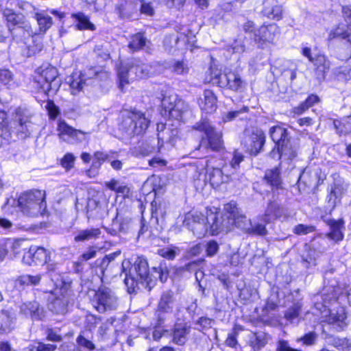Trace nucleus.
I'll use <instances>...</instances> for the list:
<instances>
[{
	"mask_svg": "<svg viewBox=\"0 0 351 351\" xmlns=\"http://www.w3.org/2000/svg\"><path fill=\"white\" fill-rule=\"evenodd\" d=\"M224 214L221 216L219 209L215 207L206 208V221L208 232L211 235H217L221 232H228L234 226L237 228L240 208L234 202L226 204L223 206Z\"/></svg>",
	"mask_w": 351,
	"mask_h": 351,
	"instance_id": "f257e3e1",
	"label": "nucleus"
},
{
	"mask_svg": "<svg viewBox=\"0 0 351 351\" xmlns=\"http://www.w3.org/2000/svg\"><path fill=\"white\" fill-rule=\"evenodd\" d=\"M3 15L6 17L8 22L13 25L12 28H10V31L14 38L23 40L32 38V41L36 43L34 46H28L29 56L41 51L43 47L41 42L36 41L33 38L32 28L23 16L17 15L8 9L3 11Z\"/></svg>",
	"mask_w": 351,
	"mask_h": 351,
	"instance_id": "f03ea898",
	"label": "nucleus"
},
{
	"mask_svg": "<svg viewBox=\"0 0 351 351\" xmlns=\"http://www.w3.org/2000/svg\"><path fill=\"white\" fill-rule=\"evenodd\" d=\"M46 193L43 190H31L23 193L18 199L21 212L29 217L47 213Z\"/></svg>",
	"mask_w": 351,
	"mask_h": 351,
	"instance_id": "7ed1b4c3",
	"label": "nucleus"
},
{
	"mask_svg": "<svg viewBox=\"0 0 351 351\" xmlns=\"http://www.w3.org/2000/svg\"><path fill=\"white\" fill-rule=\"evenodd\" d=\"M149 121L141 111L124 109L121 111L119 129L128 136L138 135L147 130Z\"/></svg>",
	"mask_w": 351,
	"mask_h": 351,
	"instance_id": "20e7f679",
	"label": "nucleus"
},
{
	"mask_svg": "<svg viewBox=\"0 0 351 351\" xmlns=\"http://www.w3.org/2000/svg\"><path fill=\"white\" fill-rule=\"evenodd\" d=\"M269 134L275 143V147L271 152L273 157H275L276 154L279 158L284 156L290 160L296 156L297 149L290 143L286 128L280 125H275L270 128Z\"/></svg>",
	"mask_w": 351,
	"mask_h": 351,
	"instance_id": "39448f33",
	"label": "nucleus"
},
{
	"mask_svg": "<svg viewBox=\"0 0 351 351\" xmlns=\"http://www.w3.org/2000/svg\"><path fill=\"white\" fill-rule=\"evenodd\" d=\"M95 308L100 313L117 310L120 304L114 291L107 287H100L94 295Z\"/></svg>",
	"mask_w": 351,
	"mask_h": 351,
	"instance_id": "423d86ee",
	"label": "nucleus"
},
{
	"mask_svg": "<svg viewBox=\"0 0 351 351\" xmlns=\"http://www.w3.org/2000/svg\"><path fill=\"white\" fill-rule=\"evenodd\" d=\"M302 55L313 64L316 78L322 82L326 79V74L332 69V62L325 54L319 53L313 56L311 49L307 47L302 49Z\"/></svg>",
	"mask_w": 351,
	"mask_h": 351,
	"instance_id": "0eeeda50",
	"label": "nucleus"
},
{
	"mask_svg": "<svg viewBox=\"0 0 351 351\" xmlns=\"http://www.w3.org/2000/svg\"><path fill=\"white\" fill-rule=\"evenodd\" d=\"M162 96L161 105L169 117L177 120L182 119L183 113L189 110L188 104L171 92L165 91Z\"/></svg>",
	"mask_w": 351,
	"mask_h": 351,
	"instance_id": "6e6552de",
	"label": "nucleus"
},
{
	"mask_svg": "<svg viewBox=\"0 0 351 351\" xmlns=\"http://www.w3.org/2000/svg\"><path fill=\"white\" fill-rule=\"evenodd\" d=\"M265 143V135L261 129L245 130L241 144L252 156H256L263 149Z\"/></svg>",
	"mask_w": 351,
	"mask_h": 351,
	"instance_id": "1a4fd4ad",
	"label": "nucleus"
},
{
	"mask_svg": "<svg viewBox=\"0 0 351 351\" xmlns=\"http://www.w3.org/2000/svg\"><path fill=\"white\" fill-rule=\"evenodd\" d=\"M194 129L204 132L207 137L208 142H201L199 147H204L205 149L210 147L212 150L217 151L222 147V134L219 132H216L215 128L207 120H202L194 125Z\"/></svg>",
	"mask_w": 351,
	"mask_h": 351,
	"instance_id": "9d476101",
	"label": "nucleus"
},
{
	"mask_svg": "<svg viewBox=\"0 0 351 351\" xmlns=\"http://www.w3.org/2000/svg\"><path fill=\"white\" fill-rule=\"evenodd\" d=\"M217 83L221 87H226L237 93H242L246 88V82L242 79L239 73L233 71H226L223 74H215Z\"/></svg>",
	"mask_w": 351,
	"mask_h": 351,
	"instance_id": "9b49d317",
	"label": "nucleus"
},
{
	"mask_svg": "<svg viewBox=\"0 0 351 351\" xmlns=\"http://www.w3.org/2000/svg\"><path fill=\"white\" fill-rule=\"evenodd\" d=\"M58 71L53 66H48L43 69L40 75L35 80L40 89L47 95L51 91L56 92L60 84L57 80Z\"/></svg>",
	"mask_w": 351,
	"mask_h": 351,
	"instance_id": "f8f14e48",
	"label": "nucleus"
},
{
	"mask_svg": "<svg viewBox=\"0 0 351 351\" xmlns=\"http://www.w3.org/2000/svg\"><path fill=\"white\" fill-rule=\"evenodd\" d=\"M184 223L198 238H202L208 232L206 215H204L201 213H189L185 216Z\"/></svg>",
	"mask_w": 351,
	"mask_h": 351,
	"instance_id": "ddd939ff",
	"label": "nucleus"
},
{
	"mask_svg": "<svg viewBox=\"0 0 351 351\" xmlns=\"http://www.w3.org/2000/svg\"><path fill=\"white\" fill-rule=\"evenodd\" d=\"M173 302V293L171 291L162 293L156 311V328H159L164 324L167 319V314L172 311Z\"/></svg>",
	"mask_w": 351,
	"mask_h": 351,
	"instance_id": "4468645a",
	"label": "nucleus"
},
{
	"mask_svg": "<svg viewBox=\"0 0 351 351\" xmlns=\"http://www.w3.org/2000/svg\"><path fill=\"white\" fill-rule=\"evenodd\" d=\"M280 34L279 27L276 23L263 25L254 32V40L259 46L274 43Z\"/></svg>",
	"mask_w": 351,
	"mask_h": 351,
	"instance_id": "2eb2a0df",
	"label": "nucleus"
},
{
	"mask_svg": "<svg viewBox=\"0 0 351 351\" xmlns=\"http://www.w3.org/2000/svg\"><path fill=\"white\" fill-rule=\"evenodd\" d=\"M23 261L29 265H31L33 263L36 265L48 263L50 261V252L44 247L32 246L24 254Z\"/></svg>",
	"mask_w": 351,
	"mask_h": 351,
	"instance_id": "dca6fc26",
	"label": "nucleus"
},
{
	"mask_svg": "<svg viewBox=\"0 0 351 351\" xmlns=\"http://www.w3.org/2000/svg\"><path fill=\"white\" fill-rule=\"evenodd\" d=\"M348 189V184L342 178L337 176L334 178L333 186L327 196L328 207L333 209L340 202V199Z\"/></svg>",
	"mask_w": 351,
	"mask_h": 351,
	"instance_id": "f3484780",
	"label": "nucleus"
},
{
	"mask_svg": "<svg viewBox=\"0 0 351 351\" xmlns=\"http://www.w3.org/2000/svg\"><path fill=\"white\" fill-rule=\"evenodd\" d=\"M237 228L245 231L248 234L264 237L267 234V230L265 224L259 222L252 224L251 221L240 210L239 221H237Z\"/></svg>",
	"mask_w": 351,
	"mask_h": 351,
	"instance_id": "a211bd4d",
	"label": "nucleus"
},
{
	"mask_svg": "<svg viewBox=\"0 0 351 351\" xmlns=\"http://www.w3.org/2000/svg\"><path fill=\"white\" fill-rule=\"evenodd\" d=\"M16 113L18 118L13 123L16 133L21 138L29 136L32 130L31 117L25 114L21 108H18Z\"/></svg>",
	"mask_w": 351,
	"mask_h": 351,
	"instance_id": "6ab92c4d",
	"label": "nucleus"
},
{
	"mask_svg": "<svg viewBox=\"0 0 351 351\" xmlns=\"http://www.w3.org/2000/svg\"><path fill=\"white\" fill-rule=\"evenodd\" d=\"M141 0H124L117 5L116 10L121 19H132L138 16Z\"/></svg>",
	"mask_w": 351,
	"mask_h": 351,
	"instance_id": "aec40b11",
	"label": "nucleus"
},
{
	"mask_svg": "<svg viewBox=\"0 0 351 351\" xmlns=\"http://www.w3.org/2000/svg\"><path fill=\"white\" fill-rule=\"evenodd\" d=\"M191 326L186 322H177L172 330V341L179 346H183L188 340L191 332Z\"/></svg>",
	"mask_w": 351,
	"mask_h": 351,
	"instance_id": "412c9836",
	"label": "nucleus"
},
{
	"mask_svg": "<svg viewBox=\"0 0 351 351\" xmlns=\"http://www.w3.org/2000/svg\"><path fill=\"white\" fill-rule=\"evenodd\" d=\"M132 273L141 281L148 283L151 280L147 261L143 257H138L135 261Z\"/></svg>",
	"mask_w": 351,
	"mask_h": 351,
	"instance_id": "4be33fe9",
	"label": "nucleus"
},
{
	"mask_svg": "<svg viewBox=\"0 0 351 351\" xmlns=\"http://www.w3.org/2000/svg\"><path fill=\"white\" fill-rule=\"evenodd\" d=\"M20 312L32 320H41L45 317V311L37 302H29L20 306Z\"/></svg>",
	"mask_w": 351,
	"mask_h": 351,
	"instance_id": "5701e85b",
	"label": "nucleus"
},
{
	"mask_svg": "<svg viewBox=\"0 0 351 351\" xmlns=\"http://www.w3.org/2000/svg\"><path fill=\"white\" fill-rule=\"evenodd\" d=\"M198 105L201 110L206 113H213L217 108V97L213 90L206 89L202 96L198 99Z\"/></svg>",
	"mask_w": 351,
	"mask_h": 351,
	"instance_id": "b1692460",
	"label": "nucleus"
},
{
	"mask_svg": "<svg viewBox=\"0 0 351 351\" xmlns=\"http://www.w3.org/2000/svg\"><path fill=\"white\" fill-rule=\"evenodd\" d=\"M58 131L59 138L64 141L68 140L66 136L82 141L86 134L85 132L69 125L64 121H59Z\"/></svg>",
	"mask_w": 351,
	"mask_h": 351,
	"instance_id": "393cba45",
	"label": "nucleus"
},
{
	"mask_svg": "<svg viewBox=\"0 0 351 351\" xmlns=\"http://www.w3.org/2000/svg\"><path fill=\"white\" fill-rule=\"evenodd\" d=\"M262 13L266 17L278 21L282 19V9L277 0H265Z\"/></svg>",
	"mask_w": 351,
	"mask_h": 351,
	"instance_id": "a878e982",
	"label": "nucleus"
},
{
	"mask_svg": "<svg viewBox=\"0 0 351 351\" xmlns=\"http://www.w3.org/2000/svg\"><path fill=\"white\" fill-rule=\"evenodd\" d=\"M228 168V166H226L222 169L219 168L208 169V176L213 186L217 187L223 183L229 182L230 176L226 173Z\"/></svg>",
	"mask_w": 351,
	"mask_h": 351,
	"instance_id": "bb28decb",
	"label": "nucleus"
},
{
	"mask_svg": "<svg viewBox=\"0 0 351 351\" xmlns=\"http://www.w3.org/2000/svg\"><path fill=\"white\" fill-rule=\"evenodd\" d=\"M16 315L12 310H2L0 312V331L5 333L11 332L15 327Z\"/></svg>",
	"mask_w": 351,
	"mask_h": 351,
	"instance_id": "cd10ccee",
	"label": "nucleus"
},
{
	"mask_svg": "<svg viewBox=\"0 0 351 351\" xmlns=\"http://www.w3.org/2000/svg\"><path fill=\"white\" fill-rule=\"evenodd\" d=\"M327 224L330 228V231L326 234V237L336 243L342 241L343 239V230L344 229L343 221L342 219H329L327 221Z\"/></svg>",
	"mask_w": 351,
	"mask_h": 351,
	"instance_id": "c85d7f7f",
	"label": "nucleus"
},
{
	"mask_svg": "<svg viewBox=\"0 0 351 351\" xmlns=\"http://www.w3.org/2000/svg\"><path fill=\"white\" fill-rule=\"evenodd\" d=\"M325 322L328 324L337 326L339 330H343L348 324L347 315L343 308L338 309L336 312H330L326 317Z\"/></svg>",
	"mask_w": 351,
	"mask_h": 351,
	"instance_id": "c756f323",
	"label": "nucleus"
},
{
	"mask_svg": "<svg viewBox=\"0 0 351 351\" xmlns=\"http://www.w3.org/2000/svg\"><path fill=\"white\" fill-rule=\"evenodd\" d=\"M101 230L98 228H91L79 230L74 237L75 242H86L96 240L100 237Z\"/></svg>",
	"mask_w": 351,
	"mask_h": 351,
	"instance_id": "7c9ffc66",
	"label": "nucleus"
},
{
	"mask_svg": "<svg viewBox=\"0 0 351 351\" xmlns=\"http://www.w3.org/2000/svg\"><path fill=\"white\" fill-rule=\"evenodd\" d=\"M38 23L39 31L45 33L52 25V18L45 12H37L34 17Z\"/></svg>",
	"mask_w": 351,
	"mask_h": 351,
	"instance_id": "2f4dec72",
	"label": "nucleus"
},
{
	"mask_svg": "<svg viewBox=\"0 0 351 351\" xmlns=\"http://www.w3.org/2000/svg\"><path fill=\"white\" fill-rule=\"evenodd\" d=\"M264 180L273 187L278 188L281 184L280 170L278 167L268 169L265 171Z\"/></svg>",
	"mask_w": 351,
	"mask_h": 351,
	"instance_id": "473e14b6",
	"label": "nucleus"
},
{
	"mask_svg": "<svg viewBox=\"0 0 351 351\" xmlns=\"http://www.w3.org/2000/svg\"><path fill=\"white\" fill-rule=\"evenodd\" d=\"M73 16L77 21L75 25L77 29H88L91 31H94L95 29V25L90 21L88 16L81 12L73 14Z\"/></svg>",
	"mask_w": 351,
	"mask_h": 351,
	"instance_id": "72a5a7b5",
	"label": "nucleus"
},
{
	"mask_svg": "<svg viewBox=\"0 0 351 351\" xmlns=\"http://www.w3.org/2000/svg\"><path fill=\"white\" fill-rule=\"evenodd\" d=\"M67 304L68 299L66 297L56 298L51 302L49 308L57 314H63L66 311Z\"/></svg>",
	"mask_w": 351,
	"mask_h": 351,
	"instance_id": "f704fd0d",
	"label": "nucleus"
},
{
	"mask_svg": "<svg viewBox=\"0 0 351 351\" xmlns=\"http://www.w3.org/2000/svg\"><path fill=\"white\" fill-rule=\"evenodd\" d=\"M129 71L138 78L148 77L152 74L150 66L145 64H132L129 67Z\"/></svg>",
	"mask_w": 351,
	"mask_h": 351,
	"instance_id": "c9c22d12",
	"label": "nucleus"
},
{
	"mask_svg": "<svg viewBox=\"0 0 351 351\" xmlns=\"http://www.w3.org/2000/svg\"><path fill=\"white\" fill-rule=\"evenodd\" d=\"M298 66L293 62H287L284 65L282 75L285 80L291 82L296 78Z\"/></svg>",
	"mask_w": 351,
	"mask_h": 351,
	"instance_id": "e433bc0d",
	"label": "nucleus"
},
{
	"mask_svg": "<svg viewBox=\"0 0 351 351\" xmlns=\"http://www.w3.org/2000/svg\"><path fill=\"white\" fill-rule=\"evenodd\" d=\"M82 77L86 81L88 79L93 78H106L108 76V73L106 71H103V69L97 67H91L88 69L84 74L81 75Z\"/></svg>",
	"mask_w": 351,
	"mask_h": 351,
	"instance_id": "4c0bfd02",
	"label": "nucleus"
},
{
	"mask_svg": "<svg viewBox=\"0 0 351 351\" xmlns=\"http://www.w3.org/2000/svg\"><path fill=\"white\" fill-rule=\"evenodd\" d=\"M19 8L22 11L19 16L25 18V15L29 17H34L38 12L37 9L29 2L25 1H19L17 3Z\"/></svg>",
	"mask_w": 351,
	"mask_h": 351,
	"instance_id": "58836bf2",
	"label": "nucleus"
},
{
	"mask_svg": "<svg viewBox=\"0 0 351 351\" xmlns=\"http://www.w3.org/2000/svg\"><path fill=\"white\" fill-rule=\"evenodd\" d=\"M146 43V38L141 33H138L132 37L128 47L133 51L142 49Z\"/></svg>",
	"mask_w": 351,
	"mask_h": 351,
	"instance_id": "ea45409f",
	"label": "nucleus"
},
{
	"mask_svg": "<svg viewBox=\"0 0 351 351\" xmlns=\"http://www.w3.org/2000/svg\"><path fill=\"white\" fill-rule=\"evenodd\" d=\"M41 279L40 275L31 276V275H23L20 276L16 280V283L21 285H38Z\"/></svg>",
	"mask_w": 351,
	"mask_h": 351,
	"instance_id": "a19ab883",
	"label": "nucleus"
},
{
	"mask_svg": "<svg viewBox=\"0 0 351 351\" xmlns=\"http://www.w3.org/2000/svg\"><path fill=\"white\" fill-rule=\"evenodd\" d=\"M317 339V334L314 331H311L306 333L304 336L298 338L296 341L298 343H302L303 346H311L316 343Z\"/></svg>",
	"mask_w": 351,
	"mask_h": 351,
	"instance_id": "79ce46f5",
	"label": "nucleus"
},
{
	"mask_svg": "<svg viewBox=\"0 0 351 351\" xmlns=\"http://www.w3.org/2000/svg\"><path fill=\"white\" fill-rule=\"evenodd\" d=\"M334 74L339 80L351 81V67L342 66L333 70Z\"/></svg>",
	"mask_w": 351,
	"mask_h": 351,
	"instance_id": "37998d69",
	"label": "nucleus"
},
{
	"mask_svg": "<svg viewBox=\"0 0 351 351\" xmlns=\"http://www.w3.org/2000/svg\"><path fill=\"white\" fill-rule=\"evenodd\" d=\"M267 343V339L264 333H255L250 341L251 346L254 350H259Z\"/></svg>",
	"mask_w": 351,
	"mask_h": 351,
	"instance_id": "c03bdc74",
	"label": "nucleus"
},
{
	"mask_svg": "<svg viewBox=\"0 0 351 351\" xmlns=\"http://www.w3.org/2000/svg\"><path fill=\"white\" fill-rule=\"evenodd\" d=\"M275 204L271 202L269 203L265 214L259 217L260 221H263L265 223H268L275 219Z\"/></svg>",
	"mask_w": 351,
	"mask_h": 351,
	"instance_id": "a18cd8bd",
	"label": "nucleus"
},
{
	"mask_svg": "<svg viewBox=\"0 0 351 351\" xmlns=\"http://www.w3.org/2000/svg\"><path fill=\"white\" fill-rule=\"evenodd\" d=\"M302 306L297 303L289 308L285 313V317L290 322L298 318L300 314Z\"/></svg>",
	"mask_w": 351,
	"mask_h": 351,
	"instance_id": "49530a36",
	"label": "nucleus"
},
{
	"mask_svg": "<svg viewBox=\"0 0 351 351\" xmlns=\"http://www.w3.org/2000/svg\"><path fill=\"white\" fill-rule=\"evenodd\" d=\"M249 110V108L247 106H243L241 108L229 111L227 113L224 114L222 119L224 122H229L233 121L237 117H239L241 114L243 113H247Z\"/></svg>",
	"mask_w": 351,
	"mask_h": 351,
	"instance_id": "de8ad7c7",
	"label": "nucleus"
},
{
	"mask_svg": "<svg viewBox=\"0 0 351 351\" xmlns=\"http://www.w3.org/2000/svg\"><path fill=\"white\" fill-rule=\"evenodd\" d=\"M117 75L119 80V87L123 88V86L128 83V77L132 78L134 74L129 71V68L122 66L119 69Z\"/></svg>",
	"mask_w": 351,
	"mask_h": 351,
	"instance_id": "09e8293b",
	"label": "nucleus"
},
{
	"mask_svg": "<svg viewBox=\"0 0 351 351\" xmlns=\"http://www.w3.org/2000/svg\"><path fill=\"white\" fill-rule=\"evenodd\" d=\"M6 242L5 245H8V251L11 250L14 256L21 252L23 241L6 239Z\"/></svg>",
	"mask_w": 351,
	"mask_h": 351,
	"instance_id": "8fccbe9b",
	"label": "nucleus"
},
{
	"mask_svg": "<svg viewBox=\"0 0 351 351\" xmlns=\"http://www.w3.org/2000/svg\"><path fill=\"white\" fill-rule=\"evenodd\" d=\"M140 13L147 16H153L155 14V10L152 3L147 2L145 0H141L139 4Z\"/></svg>",
	"mask_w": 351,
	"mask_h": 351,
	"instance_id": "3c124183",
	"label": "nucleus"
},
{
	"mask_svg": "<svg viewBox=\"0 0 351 351\" xmlns=\"http://www.w3.org/2000/svg\"><path fill=\"white\" fill-rule=\"evenodd\" d=\"M108 160V154L103 152H96L94 154L93 167H95L96 169H99L101 164Z\"/></svg>",
	"mask_w": 351,
	"mask_h": 351,
	"instance_id": "603ef678",
	"label": "nucleus"
},
{
	"mask_svg": "<svg viewBox=\"0 0 351 351\" xmlns=\"http://www.w3.org/2000/svg\"><path fill=\"white\" fill-rule=\"evenodd\" d=\"M85 80L82 75L78 76L76 79H73L70 84L71 93L73 95L77 94V93L83 88Z\"/></svg>",
	"mask_w": 351,
	"mask_h": 351,
	"instance_id": "864d4df0",
	"label": "nucleus"
},
{
	"mask_svg": "<svg viewBox=\"0 0 351 351\" xmlns=\"http://www.w3.org/2000/svg\"><path fill=\"white\" fill-rule=\"evenodd\" d=\"M108 43H104L103 44H98L95 47V51L104 59H108L110 58V51L107 48Z\"/></svg>",
	"mask_w": 351,
	"mask_h": 351,
	"instance_id": "5fc2aeb1",
	"label": "nucleus"
},
{
	"mask_svg": "<svg viewBox=\"0 0 351 351\" xmlns=\"http://www.w3.org/2000/svg\"><path fill=\"white\" fill-rule=\"evenodd\" d=\"M141 282L132 273L129 276H126L124 282L128 287L129 293L134 291L135 287Z\"/></svg>",
	"mask_w": 351,
	"mask_h": 351,
	"instance_id": "6e6d98bb",
	"label": "nucleus"
},
{
	"mask_svg": "<svg viewBox=\"0 0 351 351\" xmlns=\"http://www.w3.org/2000/svg\"><path fill=\"white\" fill-rule=\"evenodd\" d=\"M75 159V158L72 154L67 153L61 160V165L68 171L73 167Z\"/></svg>",
	"mask_w": 351,
	"mask_h": 351,
	"instance_id": "4d7b16f0",
	"label": "nucleus"
},
{
	"mask_svg": "<svg viewBox=\"0 0 351 351\" xmlns=\"http://www.w3.org/2000/svg\"><path fill=\"white\" fill-rule=\"evenodd\" d=\"M173 71L178 75H185L189 72V67L183 61H177L173 65Z\"/></svg>",
	"mask_w": 351,
	"mask_h": 351,
	"instance_id": "13d9d810",
	"label": "nucleus"
},
{
	"mask_svg": "<svg viewBox=\"0 0 351 351\" xmlns=\"http://www.w3.org/2000/svg\"><path fill=\"white\" fill-rule=\"evenodd\" d=\"M56 346L53 344H45L43 343H38L36 345L30 347V351H54Z\"/></svg>",
	"mask_w": 351,
	"mask_h": 351,
	"instance_id": "bf43d9fd",
	"label": "nucleus"
},
{
	"mask_svg": "<svg viewBox=\"0 0 351 351\" xmlns=\"http://www.w3.org/2000/svg\"><path fill=\"white\" fill-rule=\"evenodd\" d=\"M76 341L77 344L83 348L88 350H93L95 349V345L93 343L83 335L78 336Z\"/></svg>",
	"mask_w": 351,
	"mask_h": 351,
	"instance_id": "052dcab7",
	"label": "nucleus"
},
{
	"mask_svg": "<svg viewBox=\"0 0 351 351\" xmlns=\"http://www.w3.org/2000/svg\"><path fill=\"white\" fill-rule=\"evenodd\" d=\"M306 250L307 254L306 255L302 254V259L304 267L308 268L311 264H315V259L313 256V252L309 247H306Z\"/></svg>",
	"mask_w": 351,
	"mask_h": 351,
	"instance_id": "680f3d73",
	"label": "nucleus"
},
{
	"mask_svg": "<svg viewBox=\"0 0 351 351\" xmlns=\"http://www.w3.org/2000/svg\"><path fill=\"white\" fill-rule=\"evenodd\" d=\"M308 174L303 171L298 180V187L300 192L304 191L306 186L311 185V182L308 181L306 178L308 177Z\"/></svg>",
	"mask_w": 351,
	"mask_h": 351,
	"instance_id": "e2e57ef3",
	"label": "nucleus"
},
{
	"mask_svg": "<svg viewBox=\"0 0 351 351\" xmlns=\"http://www.w3.org/2000/svg\"><path fill=\"white\" fill-rule=\"evenodd\" d=\"M219 250V245L215 241H210L206 244V255L208 256H213Z\"/></svg>",
	"mask_w": 351,
	"mask_h": 351,
	"instance_id": "0e129e2a",
	"label": "nucleus"
},
{
	"mask_svg": "<svg viewBox=\"0 0 351 351\" xmlns=\"http://www.w3.org/2000/svg\"><path fill=\"white\" fill-rule=\"evenodd\" d=\"M180 38L177 34H171L167 36L164 39V45L169 48L176 47Z\"/></svg>",
	"mask_w": 351,
	"mask_h": 351,
	"instance_id": "69168bd1",
	"label": "nucleus"
},
{
	"mask_svg": "<svg viewBox=\"0 0 351 351\" xmlns=\"http://www.w3.org/2000/svg\"><path fill=\"white\" fill-rule=\"evenodd\" d=\"M315 230L312 226H306L304 224H298L294 228V233L296 234H306L313 232Z\"/></svg>",
	"mask_w": 351,
	"mask_h": 351,
	"instance_id": "338daca9",
	"label": "nucleus"
},
{
	"mask_svg": "<svg viewBox=\"0 0 351 351\" xmlns=\"http://www.w3.org/2000/svg\"><path fill=\"white\" fill-rule=\"evenodd\" d=\"M276 351H300L298 349L293 348L290 346L289 342L286 340L281 339L277 342Z\"/></svg>",
	"mask_w": 351,
	"mask_h": 351,
	"instance_id": "774afa93",
	"label": "nucleus"
}]
</instances>
